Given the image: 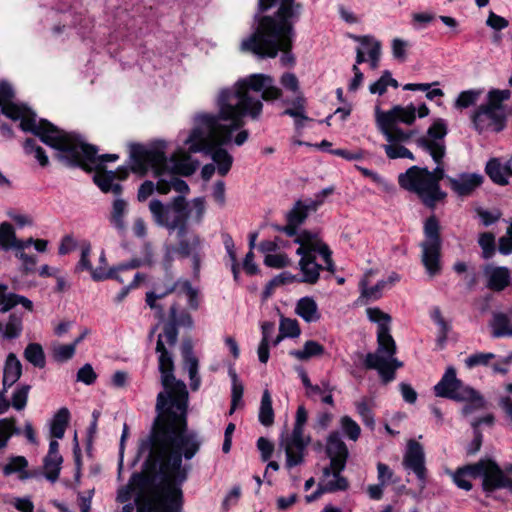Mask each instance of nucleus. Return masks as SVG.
<instances>
[{"label": "nucleus", "mask_w": 512, "mask_h": 512, "mask_svg": "<svg viewBox=\"0 0 512 512\" xmlns=\"http://www.w3.org/2000/svg\"><path fill=\"white\" fill-rule=\"evenodd\" d=\"M257 447L261 453V457H262V460L263 461H267L273 451H274V446L273 444L266 438L264 437H260L257 441Z\"/></svg>", "instance_id": "obj_64"}, {"label": "nucleus", "mask_w": 512, "mask_h": 512, "mask_svg": "<svg viewBox=\"0 0 512 512\" xmlns=\"http://www.w3.org/2000/svg\"><path fill=\"white\" fill-rule=\"evenodd\" d=\"M370 280L367 274L359 281L360 296L358 303L367 304L368 302L376 301L383 295V290L387 288V282L384 280L378 281L374 286H369Z\"/></svg>", "instance_id": "obj_24"}, {"label": "nucleus", "mask_w": 512, "mask_h": 512, "mask_svg": "<svg viewBox=\"0 0 512 512\" xmlns=\"http://www.w3.org/2000/svg\"><path fill=\"white\" fill-rule=\"evenodd\" d=\"M438 220L432 216L425 221L424 235L425 240L420 244L422 249L421 262L426 272L431 276H435L441 271V238L439 233Z\"/></svg>", "instance_id": "obj_13"}, {"label": "nucleus", "mask_w": 512, "mask_h": 512, "mask_svg": "<svg viewBox=\"0 0 512 512\" xmlns=\"http://www.w3.org/2000/svg\"><path fill=\"white\" fill-rule=\"evenodd\" d=\"M447 180L457 195L468 196L482 184L483 177L477 173H462L456 177H447Z\"/></svg>", "instance_id": "obj_20"}, {"label": "nucleus", "mask_w": 512, "mask_h": 512, "mask_svg": "<svg viewBox=\"0 0 512 512\" xmlns=\"http://www.w3.org/2000/svg\"><path fill=\"white\" fill-rule=\"evenodd\" d=\"M166 143L156 141L149 146L133 145L131 147V169L141 175L152 170L158 179L155 186L152 181H145L138 189L139 202L146 201L156 189L160 194H167L174 190L180 194L189 192L188 184L178 175H190L196 170L190 155L184 149L175 151L170 158L166 155Z\"/></svg>", "instance_id": "obj_3"}, {"label": "nucleus", "mask_w": 512, "mask_h": 512, "mask_svg": "<svg viewBox=\"0 0 512 512\" xmlns=\"http://www.w3.org/2000/svg\"><path fill=\"white\" fill-rule=\"evenodd\" d=\"M312 211L310 209V204L305 201H297L293 209L288 213L287 220L291 224L301 225L308 216V212Z\"/></svg>", "instance_id": "obj_42"}, {"label": "nucleus", "mask_w": 512, "mask_h": 512, "mask_svg": "<svg viewBox=\"0 0 512 512\" xmlns=\"http://www.w3.org/2000/svg\"><path fill=\"white\" fill-rule=\"evenodd\" d=\"M259 421L264 426H270L274 422V411L270 392L264 390L259 408Z\"/></svg>", "instance_id": "obj_36"}, {"label": "nucleus", "mask_w": 512, "mask_h": 512, "mask_svg": "<svg viewBox=\"0 0 512 512\" xmlns=\"http://www.w3.org/2000/svg\"><path fill=\"white\" fill-rule=\"evenodd\" d=\"M478 244L482 249L484 259H490L495 254V236L490 232L479 235Z\"/></svg>", "instance_id": "obj_48"}, {"label": "nucleus", "mask_w": 512, "mask_h": 512, "mask_svg": "<svg viewBox=\"0 0 512 512\" xmlns=\"http://www.w3.org/2000/svg\"><path fill=\"white\" fill-rule=\"evenodd\" d=\"M28 466V462L23 456H13L9 459L8 463L3 466V474L5 476L12 475L17 472H22Z\"/></svg>", "instance_id": "obj_53"}, {"label": "nucleus", "mask_w": 512, "mask_h": 512, "mask_svg": "<svg viewBox=\"0 0 512 512\" xmlns=\"http://www.w3.org/2000/svg\"><path fill=\"white\" fill-rule=\"evenodd\" d=\"M403 466L416 475L420 489H424L426 484L425 454L419 442L412 439L408 441L403 457Z\"/></svg>", "instance_id": "obj_17"}, {"label": "nucleus", "mask_w": 512, "mask_h": 512, "mask_svg": "<svg viewBox=\"0 0 512 512\" xmlns=\"http://www.w3.org/2000/svg\"><path fill=\"white\" fill-rule=\"evenodd\" d=\"M91 254V244L89 242H84L81 246V255L80 259L75 267L76 272L87 271L90 273L91 278L94 281H103L106 280V277L109 274L105 273V268L103 266H98L94 268L90 261Z\"/></svg>", "instance_id": "obj_22"}, {"label": "nucleus", "mask_w": 512, "mask_h": 512, "mask_svg": "<svg viewBox=\"0 0 512 512\" xmlns=\"http://www.w3.org/2000/svg\"><path fill=\"white\" fill-rule=\"evenodd\" d=\"M447 134V123L445 120L436 119L427 130V136L417 139V145L427 152L436 164H440L446 153L444 137Z\"/></svg>", "instance_id": "obj_14"}, {"label": "nucleus", "mask_w": 512, "mask_h": 512, "mask_svg": "<svg viewBox=\"0 0 512 512\" xmlns=\"http://www.w3.org/2000/svg\"><path fill=\"white\" fill-rule=\"evenodd\" d=\"M16 239L13 226L8 222H3L0 225V247L4 250L13 249Z\"/></svg>", "instance_id": "obj_45"}, {"label": "nucleus", "mask_w": 512, "mask_h": 512, "mask_svg": "<svg viewBox=\"0 0 512 512\" xmlns=\"http://www.w3.org/2000/svg\"><path fill=\"white\" fill-rule=\"evenodd\" d=\"M308 419V413L304 406H299L296 411L295 423L290 434L282 437L280 446L286 454V467L291 469L304 461L305 451L311 438L304 434V427Z\"/></svg>", "instance_id": "obj_12"}, {"label": "nucleus", "mask_w": 512, "mask_h": 512, "mask_svg": "<svg viewBox=\"0 0 512 512\" xmlns=\"http://www.w3.org/2000/svg\"><path fill=\"white\" fill-rule=\"evenodd\" d=\"M325 352L324 346L314 340L305 342L303 349L292 350L289 354L299 361H307L312 357L322 356Z\"/></svg>", "instance_id": "obj_34"}, {"label": "nucleus", "mask_w": 512, "mask_h": 512, "mask_svg": "<svg viewBox=\"0 0 512 512\" xmlns=\"http://www.w3.org/2000/svg\"><path fill=\"white\" fill-rule=\"evenodd\" d=\"M279 331L286 337L295 338L301 333L298 321L296 319L282 317L280 320Z\"/></svg>", "instance_id": "obj_51"}, {"label": "nucleus", "mask_w": 512, "mask_h": 512, "mask_svg": "<svg viewBox=\"0 0 512 512\" xmlns=\"http://www.w3.org/2000/svg\"><path fill=\"white\" fill-rule=\"evenodd\" d=\"M462 402H466L462 409V414L464 416L470 415L473 412L484 408L485 401L481 395L478 394L477 391L473 389V396L469 399L461 400Z\"/></svg>", "instance_id": "obj_52"}, {"label": "nucleus", "mask_w": 512, "mask_h": 512, "mask_svg": "<svg viewBox=\"0 0 512 512\" xmlns=\"http://www.w3.org/2000/svg\"><path fill=\"white\" fill-rule=\"evenodd\" d=\"M479 93L473 90L463 91L456 99L455 106L457 108H468L478 99Z\"/></svg>", "instance_id": "obj_56"}, {"label": "nucleus", "mask_w": 512, "mask_h": 512, "mask_svg": "<svg viewBox=\"0 0 512 512\" xmlns=\"http://www.w3.org/2000/svg\"><path fill=\"white\" fill-rule=\"evenodd\" d=\"M282 86L287 90H290L294 93L299 90V82L295 74L293 73H284L280 80Z\"/></svg>", "instance_id": "obj_63"}, {"label": "nucleus", "mask_w": 512, "mask_h": 512, "mask_svg": "<svg viewBox=\"0 0 512 512\" xmlns=\"http://www.w3.org/2000/svg\"><path fill=\"white\" fill-rule=\"evenodd\" d=\"M408 47V42L402 40L400 38H395L392 41V54L395 59L400 61L406 60V48Z\"/></svg>", "instance_id": "obj_60"}, {"label": "nucleus", "mask_w": 512, "mask_h": 512, "mask_svg": "<svg viewBox=\"0 0 512 512\" xmlns=\"http://www.w3.org/2000/svg\"><path fill=\"white\" fill-rule=\"evenodd\" d=\"M264 264L268 267L281 269L291 264V260L284 253L267 254L264 258Z\"/></svg>", "instance_id": "obj_54"}, {"label": "nucleus", "mask_w": 512, "mask_h": 512, "mask_svg": "<svg viewBox=\"0 0 512 512\" xmlns=\"http://www.w3.org/2000/svg\"><path fill=\"white\" fill-rule=\"evenodd\" d=\"M302 5L295 0H282L274 16L258 20L255 31L241 42V50L260 58H275L282 52V66H292L295 57L291 53L294 37L293 24L299 19Z\"/></svg>", "instance_id": "obj_4"}, {"label": "nucleus", "mask_w": 512, "mask_h": 512, "mask_svg": "<svg viewBox=\"0 0 512 512\" xmlns=\"http://www.w3.org/2000/svg\"><path fill=\"white\" fill-rule=\"evenodd\" d=\"M477 474L482 477V487L485 492H493L496 489L508 488L511 479L505 475V469H501L498 464L492 460H481L471 467Z\"/></svg>", "instance_id": "obj_15"}, {"label": "nucleus", "mask_w": 512, "mask_h": 512, "mask_svg": "<svg viewBox=\"0 0 512 512\" xmlns=\"http://www.w3.org/2000/svg\"><path fill=\"white\" fill-rule=\"evenodd\" d=\"M394 473L389 468L388 465L379 462L377 464V478L381 485H388L389 483H395L396 480L393 479Z\"/></svg>", "instance_id": "obj_58"}, {"label": "nucleus", "mask_w": 512, "mask_h": 512, "mask_svg": "<svg viewBox=\"0 0 512 512\" xmlns=\"http://www.w3.org/2000/svg\"><path fill=\"white\" fill-rule=\"evenodd\" d=\"M149 210L157 225L164 226L171 232L177 230L178 238L186 236L188 213L183 195L175 197L167 205L158 199H153L149 203Z\"/></svg>", "instance_id": "obj_10"}, {"label": "nucleus", "mask_w": 512, "mask_h": 512, "mask_svg": "<svg viewBox=\"0 0 512 512\" xmlns=\"http://www.w3.org/2000/svg\"><path fill=\"white\" fill-rule=\"evenodd\" d=\"M495 357L496 355L491 352H477L465 359V365L469 369L477 366H488Z\"/></svg>", "instance_id": "obj_49"}, {"label": "nucleus", "mask_w": 512, "mask_h": 512, "mask_svg": "<svg viewBox=\"0 0 512 512\" xmlns=\"http://www.w3.org/2000/svg\"><path fill=\"white\" fill-rule=\"evenodd\" d=\"M343 470H338V466H326L323 469V475L320 484L326 493L337 491H346L349 488L348 480L341 475Z\"/></svg>", "instance_id": "obj_21"}, {"label": "nucleus", "mask_w": 512, "mask_h": 512, "mask_svg": "<svg viewBox=\"0 0 512 512\" xmlns=\"http://www.w3.org/2000/svg\"><path fill=\"white\" fill-rule=\"evenodd\" d=\"M24 358L38 368H44L46 361H45V354L43 351V348L38 343H30L26 346L24 350Z\"/></svg>", "instance_id": "obj_39"}, {"label": "nucleus", "mask_w": 512, "mask_h": 512, "mask_svg": "<svg viewBox=\"0 0 512 512\" xmlns=\"http://www.w3.org/2000/svg\"><path fill=\"white\" fill-rule=\"evenodd\" d=\"M30 389L28 384H21L15 389L10 403L14 409L21 411L26 407Z\"/></svg>", "instance_id": "obj_43"}, {"label": "nucleus", "mask_w": 512, "mask_h": 512, "mask_svg": "<svg viewBox=\"0 0 512 512\" xmlns=\"http://www.w3.org/2000/svg\"><path fill=\"white\" fill-rule=\"evenodd\" d=\"M294 241L299 244L296 254L300 256L298 266L301 282L315 284L322 269H326L330 273L335 272L332 251L321 240L318 233L304 230L297 235Z\"/></svg>", "instance_id": "obj_7"}, {"label": "nucleus", "mask_w": 512, "mask_h": 512, "mask_svg": "<svg viewBox=\"0 0 512 512\" xmlns=\"http://www.w3.org/2000/svg\"><path fill=\"white\" fill-rule=\"evenodd\" d=\"M490 327L495 338L512 337V307L507 312L494 313Z\"/></svg>", "instance_id": "obj_25"}, {"label": "nucleus", "mask_w": 512, "mask_h": 512, "mask_svg": "<svg viewBox=\"0 0 512 512\" xmlns=\"http://www.w3.org/2000/svg\"><path fill=\"white\" fill-rule=\"evenodd\" d=\"M14 91L9 84L0 86V113L13 121H20L24 132H31L40 140L57 151L59 161L70 167H81L87 171L105 169L106 162H114L117 154L98 155V149L85 143L76 133L59 129L46 119H37V115L23 104L13 102Z\"/></svg>", "instance_id": "obj_2"}, {"label": "nucleus", "mask_w": 512, "mask_h": 512, "mask_svg": "<svg viewBox=\"0 0 512 512\" xmlns=\"http://www.w3.org/2000/svg\"><path fill=\"white\" fill-rule=\"evenodd\" d=\"M486 173L494 183L508 184V176H512L510 160L502 164L498 159H491L486 165Z\"/></svg>", "instance_id": "obj_29"}, {"label": "nucleus", "mask_w": 512, "mask_h": 512, "mask_svg": "<svg viewBox=\"0 0 512 512\" xmlns=\"http://www.w3.org/2000/svg\"><path fill=\"white\" fill-rule=\"evenodd\" d=\"M510 91L492 90L488 94V103L481 105L473 115L476 130L499 132L504 127V108L502 102L510 98Z\"/></svg>", "instance_id": "obj_11"}, {"label": "nucleus", "mask_w": 512, "mask_h": 512, "mask_svg": "<svg viewBox=\"0 0 512 512\" xmlns=\"http://www.w3.org/2000/svg\"><path fill=\"white\" fill-rule=\"evenodd\" d=\"M416 119V107L413 104L407 106L395 105L389 111H382L378 106L375 108V121L378 130L384 137L389 139L394 136L400 140L412 138L414 130H403L398 123L411 125Z\"/></svg>", "instance_id": "obj_9"}, {"label": "nucleus", "mask_w": 512, "mask_h": 512, "mask_svg": "<svg viewBox=\"0 0 512 512\" xmlns=\"http://www.w3.org/2000/svg\"><path fill=\"white\" fill-rule=\"evenodd\" d=\"M444 177L445 172L440 164L433 171L412 166L398 176V182L403 189L417 194L426 206L433 207L445 197L439 185Z\"/></svg>", "instance_id": "obj_8"}, {"label": "nucleus", "mask_w": 512, "mask_h": 512, "mask_svg": "<svg viewBox=\"0 0 512 512\" xmlns=\"http://www.w3.org/2000/svg\"><path fill=\"white\" fill-rule=\"evenodd\" d=\"M177 307H170L171 323L164 326L163 333L159 334L156 344L158 353V368L161 373L163 391L158 393L155 410L159 420H170L187 426L188 391L185 383L174 376V362L166 344L173 347L177 342L176 328Z\"/></svg>", "instance_id": "obj_5"}, {"label": "nucleus", "mask_w": 512, "mask_h": 512, "mask_svg": "<svg viewBox=\"0 0 512 512\" xmlns=\"http://www.w3.org/2000/svg\"><path fill=\"white\" fill-rule=\"evenodd\" d=\"M326 453L330 458V465L338 466V470H344L348 457V449L338 432H331L327 438Z\"/></svg>", "instance_id": "obj_19"}, {"label": "nucleus", "mask_w": 512, "mask_h": 512, "mask_svg": "<svg viewBox=\"0 0 512 512\" xmlns=\"http://www.w3.org/2000/svg\"><path fill=\"white\" fill-rule=\"evenodd\" d=\"M63 458L61 455H49L44 458V474L47 480L55 482L60 474Z\"/></svg>", "instance_id": "obj_37"}, {"label": "nucleus", "mask_w": 512, "mask_h": 512, "mask_svg": "<svg viewBox=\"0 0 512 512\" xmlns=\"http://www.w3.org/2000/svg\"><path fill=\"white\" fill-rule=\"evenodd\" d=\"M179 290L178 293H185L188 296V303L192 309H197L199 306L197 299V290L191 286L188 280H178Z\"/></svg>", "instance_id": "obj_55"}, {"label": "nucleus", "mask_w": 512, "mask_h": 512, "mask_svg": "<svg viewBox=\"0 0 512 512\" xmlns=\"http://www.w3.org/2000/svg\"><path fill=\"white\" fill-rule=\"evenodd\" d=\"M366 314L371 322L377 323L378 348L374 353H368L365 366L378 371L382 381L388 383L395 378V371L402 366L394 355L396 344L390 334L391 317L377 307L367 308Z\"/></svg>", "instance_id": "obj_6"}, {"label": "nucleus", "mask_w": 512, "mask_h": 512, "mask_svg": "<svg viewBox=\"0 0 512 512\" xmlns=\"http://www.w3.org/2000/svg\"><path fill=\"white\" fill-rule=\"evenodd\" d=\"M128 212V204L122 198H116L112 204L110 223L120 232L126 228L125 216Z\"/></svg>", "instance_id": "obj_33"}, {"label": "nucleus", "mask_w": 512, "mask_h": 512, "mask_svg": "<svg viewBox=\"0 0 512 512\" xmlns=\"http://www.w3.org/2000/svg\"><path fill=\"white\" fill-rule=\"evenodd\" d=\"M349 37L360 44L359 47H362L364 50V55L367 54L368 57L370 56V51L374 45L381 44L380 41L371 35L358 36L350 34Z\"/></svg>", "instance_id": "obj_57"}, {"label": "nucleus", "mask_w": 512, "mask_h": 512, "mask_svg": "<svg viewBox=\"0 0 512 512\" xmlns=\"http://www.w3.org/2000/svg\"><path fill=\"white\" fill-rule=\"evenodd\" d=\"M334 192V187L329 186L324 189H322L320 192L315 194L314 199L307 200V202L310 204V209L315 211L317 208L322 205L325 201V199L331 195Z\"/></svg>", "instance_id": "obj_61"}, {"label": "nucleus", "mask_w": 512, "mask_h": 512, "mask_svg": "<svg viewBox=\"0 0 512 512\" xmlns=\"http://www.w3.org/2000/svg\"><path fill=\"white\" fill-rule=\"evenodd\" d=\"M23 331V315L13 312L9 315L5 323L1 322L0 334L5 340L16 339L21 336Z\"/></svg>", "instance_id": "obj_31"}, {"label": "nucleus", "mask_w": 512, "mask_h": 512, "mask_svg": "<svg viewBox=\"0 0 512 512\" xmlns=\"http://www.w3.org/2000/svg\"><path fill=\"white\" fill-rule=\"evenodd\" d=\"M281 94L273 78L265 74H252L239 79L233 87L222 89L217 98V114L198 113L194 116L193 128L183 139L188 150L185 152L210 156L217 173L226 176L233 157L223 146L232 141L237 146L243 145L249 137L248 131L240 130L234 138L232 134L244 126V117L257 120L262 112V100H275Z\"/></svg>", "instance_id": "obj_1"}, {"label": "nucleus", "mask_w": 512, "mask_h": 512, "mask_svg": "<svg viewBox=\"0 0 512 512\" xmlns=\"http://www.w3.org/2000/svg\"><path fill=\"white\" fill-rule=\"evenodd\" d=\"M472 465H468L462 468H458L453 474L454 483L461 489L469 491L472 488V484L469 480L470 477L476 478L477 474L471 469Z\"/></svg>", "instance_id": "obj_41"}, {"label": "nucleus", "mask_w": 512, "mask_h": 512, "mask_svg": "<svg viewBox=\"0 0 512 512\" xmlns=\"http://www.w3.org/2000/svg\"><path fill=\"white\" fill-rule=\"evenodd\" d=\"M295 312L307 323L317 322L321 317L316 301L308 296L297 301Z\"/></svg>", "instance_id": "obj_30"}, {"label": "nucleus", "mask_w": 512, "mask_h": 512, "mask_svg": "<svg viewBox=\"0 0 512 512\" xmlns=\"http://www.w3.org/2000/svg\"><path fill=\"white\" fill-rule=\"evenodd\" d=\"M22 375V364L14 353H9L3 367L2 384L4 388L13 386Z\"/></svg>", "instance_id": "obj_27"}, {"label": "nucleus", "mask_w": 512, "mask_h": 512, "mask_svg": "<svg viewBox=\"0 0 512 512\" xmlns=\"http://www.w3.org/2000/svg\"><path fill=\"white\" fill-rule=\"evenodd\" d=\"M230 375L232 378V395H231V409L230 414H233L237 406L242 401L243 396V385L238 381L237 375L234 371L230 370Z\"/></svg>", "instance_id": "obj_50"}, {"label": "nucleus", "mask_w": 512, "mask_h": 512, "mask_svg": "<svg viewBox=\"0 0 512 512\" xmlns=\"http://www.w3.org/2000/svg\"><path fill=\"white\" fill-rule=\"evenodd\" d=\"M372 401H368L366 398H363L357 402H355V408L358 415L361 417L362 422L371 430L375 427V419L372 412Z\"/></svg>", "instance_id": "obj_40"}, {"label": "nucleus", "mask_w": 512, "mask_h": 512, "mask_svg": "<svg viewBox=\"0 0 512 512\" xmlns=\"http://www.w3.org/2000/svg\"><path fill=\"white\" fill-rule=\"evenodd\" d=\"M385 139L388 143L383 145V149L389 159L407 158L415 160L413 153L405 147V144H408L412 138L400 140L393 135L392 138L385 137Z\"/></svg>", "instance_id": "obj_28"}, {"label": "nucleus", "mask_w": 512, "mask_h": 512, "mask_svg": "<svg viewBox=\"0 0 512 512\" xmlns=\"http://www.w3.org/2000/svg\"><path fill=\"white\" fill-rule=\"evenodd\" d=\"M184 368L187 370L190 378V387L197 390L200 387L201 379L198 375V360L193 355L190 345L183 346Z\"/></svg>", "instance_id": "obj_32"}, {"label": "nucleus", "mask_w": 512, "mask_h": 512, "mask_svg": "<svg viewBox=\"0 0 512 512\" xmlns=\"http://www.w3.org/2000/svg\"><path fill=\"white\" fill-rule=\"evenodd\" d=\"M484 275L487 278V287L494 291H501L510 283V273L506 267L487 265Z\"/></svg>", "instance_id": "obj_23"}, {"label": "nucleus", "mask_w": 512, "mask_h": 512, "mask_svg": "<svg viewBox=\"0 0 512 512\" xmlns=\"http://www.w3.org/2000/svg\"><path fill=\"white\" fill-rule=\"evenodd\" d=\"M179 246L177 251L183 257H192L194 271L197 272L200 267V250H201V240L199 236L192 235L189 238H179Z\"/></svg>", "instance_id": "obj_26"}, {"label": "nucleus", "mask_w": 512, "mask_h": 512, "mask_svg": "<svg viewBox=\"0 0 512 512\" xmlns=\"http://www.w3.org/2000/svg\"><path fill=\"white\" fill-rule=\"evenodd\" d=\"M75 344L55 343L52 346V355L57 362H66L75 355Z\"/></svg>", "instance_id": "obj_44"}, {"label": "nucleus", "mask_w": 512, "mask_h": 512, "mask_svg": "<svg viewBox=\"0 0 512 512\" xmlns=\"http://www.w3.org/2000/svg\"><path fill=\"white\" fill-rule=\"evenodd\" d=\"M436 396L452 400H465L473 396V388L464 385L456 376L454 367H448L441 380L435 385Z\"/></svg>", "instance_id": "obj_16"}, {"label": "nucleus", "mask_w": 512, "mask_h": 512, "mask_svg": "<svg viewBox=\"0 0 512 512\" xmlns=\"http://www.w3.org/2000/svg\"><path fill=\"white\" fill-rule=\"evenodd\" d=\"M20 434L21 430L16 427V420L14 418L0 419V450L6 447L13 435Z\"/></svg>", "instance_id": "obj_38"}, {"label": "nucleus", "mask_w": 512, "mask_h": 512, "mask_svg": "<svg viewBox=\"0 0 512 512\" xmlns=\"http://www.w3.org/2000/svg\"><path fill=\"white\" fill-rule=\"evenodd\" d=\"M69 418L70 412L66 407L60 408L54 415L50 425V433L54 438L62 439L64 437Z\"/></svg>", "instance_id": "obj_35"}, {"label": "nucleus", "mask_w": 512, "mask_h": 512, "mask_svg": "<svg viewBox=\"0 0 512 512\" xmlns=\"http://www.w3.org/2000/svg\"><path fill=\"white\" fill-rule=\"evenodd\" d=\"M96 377V373L90 364H85L77 372V380L85 383L86 385H91L94 383Z\"/></svg>", "instance_id": "obj_59"}, {"label": "nucleus", "mask_w": 512, "mask_h": 512, "mask_svg": "<svg viewBox=\"0 0 512 512\" xmlns=\"http://www.w3.org/2000/svg\"><path fill=\"white\" fill-rule=\"evenodd\" d=\"M93 176L95 184L104 193L111 192L118 196L122 193V186L119 183H115L117 180H124L127 178L129 171L125 167H119L116 171H108L106 169L94 170Z\"/></svg>", "instance_id": "obj_18"}, {"label": "nucleus", "mask_w": 512, "mask_h": 512, "mask_svg": "<svg viewBox=\"0 0 512 512\" xmlns=\"http://www.w3.org/2000/svg\"><path fill=\"white\" fill-rule=\"evenodd\" d=\"M340 426L344 435L352 441L358 440L361 434V428L350 416H343L340 419Z\"/></svg>", "instance_id": "obj_46"}, {"label": "nucleus", "mask_w": 512, "mask_h": 512, "mask_svg": "<svg viewBox=\"0 0 512 512\" xmlns=\"http://www.w3.org/2000/svg\"><path fill=\"white\" fill-rule=\"evenodd\" d=\"M15 255L21 260L25 273H31L35 270L37 260L34 255H28L23 251L15 252Z\"/></svg>", "instance_id": "obj_62"}, {"label": "nucleus", "mask_w": 512, "mask_h": 512, "mask_svg": "<svg viewBox=\"0 0 512 512\" xmlns=\"http://www.w3.org/2000/svg\"><path fill=\"white\" fill-rule=\"evenodd\" d=\"M24 150L27 154H33L35 159L39 162V164L42 167L48 165L49 160L44 149L41 146H38L34 139H26V141L24 142Z\"/></svg>", "instance_id": "obj_47"}]
</instances>
